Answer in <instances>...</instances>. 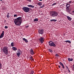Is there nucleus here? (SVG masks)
<instances>
[{
  "mask_svg": "<svg viewBox=\"0 0 74 74\" xmlns=\"http://www.w3.org/2000/svg\"><path fill=\"white\" fill-rule=\"evenodd\" d=\"M61 66H62L63 69H64V65H63V64Z\"/></svg>",
  "mask_w": 74,
  "mask_h": 74,
  "instance_id": "obj_31",
  "label": "nucleus"
},
{
  "mask_svg": "<svg viewBox=\"0 0 74 74\" xmlns=\"http://www.w3.org/2000/svg\"><path fill=\"white\" fill-rule=\"evenodd\" d=\"M56 3H53V4L51 5H52V6H53V5H56Z\"/></svg>",
  "mask_w": 74,
  "mask_h": 74,
  "instance_id": "obj_29",
  "label": "nucleus"
},
{
  "mask_svg": "<svg viewBox=\"0 0 74 74\" xmlns=\"http://www.w3.org/2000/svg\"><path fill=\"white\" fill-rule=\"evenodd\" d=\"M44 5H42V6H40V8H43V7H44Z\"/></svg>",
  "mask_w": 74,
  "mask_h": 74,
  "instance_id": "obj_30",
  "label": "nucleus"
},
{
  "mask_svg": "<svg viewBox=\"0 0 74 74\" xmlns=\"http://www.w3.org/2000/svg\"><path fill=\"white\" fill-rule=\"evenodd\" d=\"M72 3V1H70L69 2V3Z\"/></svg>",
  "mask_w": 74,
  "mask_h": 74,
  "instance_id": "obj_36",
  "label": "nucleus"
},
{
  "mask_svg": "<svg viewBox=\"0 0 74 74\" xmlns=\"http://www.w3.org/2000/svg\"><path fill=\"white\" fill-rule=\"evenodd\" d=\"M23 41H24L25 42H26L27 43V42H28V40H27V39H26L25 38H23Z\"/></svg>",
  "mask_w": 74,
  "mask_h": 74,
  "instance_id": "obj_13",
  "label": "nucleus"
},
{
  "mask_svg": "<svg viewBox=\"0 0 74 74\" xmlns=\"http://www.w3.org/2000/svg\"><path fill=\"white\" fill-rule=\"evenodd\" d=\"M14 22L15 23V25L16 26H21V23H22V19L21 17H19L15 19Z\"/></svg>",
  "mask_w": 74,
  "mask_h": 74,
  "instance_id": "obj_1",
  "label": "nucleus"
},
{
  "mask_svg": "<svg viewBox=\"0 0 74 74\" xmlns=\"http://www.w3.org/2000/svg\"><path fill=\"white\" fill-rule=\"evenodd\" d=\"M12 49L13 51H16L17 50V48L15 47H12Z\"/></svg>",
  "mask_w": 74,
  "mask_h": 74,
  "instance_id": "obj_14",
  "label": "nucleus"
},
{
  "mask_svg": "<svg viewBox=\"0 0 74 74\" xmlns=\"http://www.w3.org/2000/svg\"><path fill=\"white\" fill-rule=\"evenodd\" d=\"M30 52L31 55H34V51H33V49H31Z\"/></svg>",
  "mask_w": 74,
  "mask_h": 74,
  "instance_id": "obj_10",
  "label": "nucleus"
},
{
  "mask_svg": "<svg viewBox=\"0 0 74 74\" xmlns=\"http://www.w3.org/2000/svg\"><path fill=\"white\" fill-rule=\"evenodd\" d=\"M55 56H59V55H58V54H56Z\"/></svg>",
  "mask_w": 74,
  "mask_h": 74,
  "instance_id": "obj_34",
  "label": "nucleus"
},
{
  "mask_svg": "<svg viewBox=\"0 0 74 74\" xmlns=\"http://www.w3.org/2000/svg\"><path fill=\"white\" fill-rule=\"evenodd\" d=\"M5 29H7V28H8V26H5Z\"/></svg>",
  "mask_w": 74,
  "mask_h": 74,
  "instance_id": "obj_32",
  "label": "nucleus"
},
{
  "mask_svg": "<svg viewBox=\"0 0 74 74\" xmlns=\"http://www.w3.org/2000/svg\"><path fill=\"white\" fill-rule=\"evenodd\" d=\"M28 1H29V2H31V0H27Z\"/></svg>",
  "mask_w": 74,
  "mask_h": 74,
  "instance_id": "obj_35",
  "label": "nucleus"
},
{
  "mask_svg": "<svg viewBox=\"0 0 74 74\" xmlns=\"http://www.w3.org/2000/svg\"><path fill=\"white\" fill-rule=\"evenodd\" d=\"M66 68H67V69H69V68H68V67H67V66H66Z\"/></svg>",
  "mask_w": 74,
  "mask_h": 74,
  "instance_id": "obj_38",
  "label": "nucleus"
},
{
  "mask_svg": "<svg viewBox=\"0 0 74 74\" xmlns=\"http://www.w3.org/2000/svg\"><path fill=\"white\" fill-rule=\"evenodd\" d=\"M26 28H28V27H29V25H27V26H26Z\"/></svg>",
  "mask_w": 74,
  "mask_h": 74,
  "instance_id": "obj_37",
  "label": "nucleus"
},
{
  "mask_svg": "<svg viewBox=\"0 0 74 74\" xmlns=\"http://www.w3.org/2000/svg\"><path fill=\"white\" fill-rule=\"evenodd\" d=\"M1 67H2V66L1 65V64L0 63V69H1Z\"/></svg>",
  "mask_w": 74,
  "mask_h": 74,
  "instance_id": "obj_27",
  "label": "nucleus"
},
{
  "mask_svg": "<svg viewBox=\"0 0 74 74\" xmlns=\"http://www.w3.org/2000/svg\"><path fill=\"white\" fill-rule=\"evenodd\" d=\"M69 8H70V7H66V9L67 11H68V12H69L70 11L69 10Z\"/></svg>",
  "mask_w": 74,
  "mask_h": 74,
  "instance_id": "obj_18",
  "label": "nucleus"
},
{
  "mask_svg": "<svg viewBox=\"0 0 74 74\" xmlns=\"http://www.w3.org/2000/svg\"><path fill=\"white\" fill-rule=\"evenodd\" d=\"M58 67H59V68H60V66H58Z\"/></svg>",
  "mask_w": 74,
  "mask_h": 74,
  "instance_id": "obj_39",
  "label": "nucleus"
},
{
  "mask_svg": "<svg viewBox=\"0 0 74 74\" xmlns=\"http://www.w3.org/2000/svg\"><path fill=\"white\" fill-rule=\"evenodd\" d=\"M66 18L69 21H71V19H72V18L70 17H69V16H67Z\"/></svg>",
  "mask_w": 74,
  "mask_h": 74,
  "instance_id": "obj_11",
  "label": "nucleus"
},
{
  "mask_svg": "<svg viewBox=\"0 0 74 74\" xmlns=\"http://www.w3.org/2000/svg\"><path fill=\"white\" fill-rule=\"evenodd\" d=\"M14 17H16V16H17V15L16 14H14Z\"/></svg>",
  "mask_w": 74,
  "mask_h": 74,
  "instance_id": "obj_33",
  "label": "nucleus"
},
{
  "mask_svg": "<svg viewBox=\"0 0 74 74\" xmlns=\"http://www.w3.org/2000/svg\"><path fill=\"white\" fill-rule=\"evenodd\" d=\"M65 42H69V43L70 44L71 43V42L70 40H66L65 41Z\"/></svg>",
  "mask_w": 74,
  "mask_h": 74,
  "instance_id": "obj_22",
  "label": "nucleus"
},
{
  "mask_svg": "<svg viewBox=\"0 0 74 74\" xmlns=\"http://www.w3.org/2000/svg\"><path fill=\"white\" fill-rule=\"evenodd\" d=\"M39 1H42V0H39Z\"/></svg>",
  "mask_w": 74,
  "mask_h": 74,
  "instance_id": "obj_41",
  "label": "nucleus"
},
{
  "mask_svg": "<svg viewBox=\"0 0 74 74\" xmlns=\"http://www.w3.org/2000/svg\"><path fill=\"white\" fill-rule=\"evenodd\" d=\"M30 9V8L26 7H23V11H24L25 12H29Z\"/></svg>",
  "mask_w": 74,
  "mask_h": 74,
  "instance_id": "obj_3",
  "label": "nucleus"
},
{
  "mask_svg": "<svg viewBox=\"0 0 74 74\" xmlns=\"http://www.w3.org/2000/svg\"><path fill=\"white\" fill-rule=\"evenodd\" d=\"M39 40L41 44H42L44 41V38L43 37H41L39 39Z\"/></svg>",
  "mask_w": 74,
  "mask_h": 74,
  "instance_id": "obj_7",
  "label": "nucleus"
},
{
  "mask_svg": "<svg viewBox=\"0 0 74 74\" xmlns=\"http://www.w3.org/2000/svg\"><path fill=\"white\" fill-rule=\"evenodd\" d=\"M38 21V18H35L34 20V22H36Z\"/></svg>",
  "mask_w": 74,
  "mask_h": 74,
  "instance_id": "obj_20",
  "label": "nucleus"
},
{
  "mask_svg": "<svg viewBox=\"0 0 74 74\" xmlns=\"http://www.w3.org/2000/svg\"><path fill=\"white\" fill-rule=\"evenodd\" d=\"M67 12H68V11H67Z\"/></svg>",
  "mask_w": 74,
  "mask_h": 74,
  "instance_id": "obj_43",
  "label": "nucleus"
},
{
  "mask_svg": "<svg viewBox=\"0 0 74 74\" xmlns=\"http://www.w3.org/2000/svg\"><path fill=\"white\" fill-rule=\"evenodd\" d=\"M38 32L39 34H42L44 33V31L42 29H39L38 31Z\"/></svg>",
  "mask_w": 74,
  "mask_h": 74,
  "instance_id": "obj_8",
  "label": "nucleus"
},
{
  "mask_svg": "<svg viewBox=\"0 0 74 74\" xmlns=\"http://www.w3.org/2000/svg\"><path fill=\"white\" fill-rule=\"evenodd\" d=\"M70 4H67L66 5V7H70Z\"/></svg>",
  "mask_w": 74,
  "mask_h": 74,
  "instance_id": "obj_21",
  "label": "nucleus"
},
{
  "mask_svg": "<svg viewBox=\"0 0 74 74\" xmlns=\"http://www.w3.org/2000/svg\"><path fill=\"white\" fill-rule=\"evenodd\" d=\"M22 51L20 49H18V50L16 55L18 57H19V56H20V55H22Z\"/></svg>",
  "mask_w": 74,
  "mask_h": 74,
  "instance_id": "obj_5",
  "label": "nucleus"
},
{
  "mask_svg": "<svg viewBox=\"0 0 74 74\" xmlns=\"http://www.w3.org/2000/svg\"><path fill=\"white\" fill-rule=\"evenodd\" d=\"M48 50L49 51V52H51V53H52V52H53V51H52V50L50 49H49Z\"/></svg>",
  "mask_w": 74,
  "mask_h": 74,
  "instance_id": "obj_24",
  "label": "nucleus"
},
{
  "mask_svg": "<svg viewBox=\"0 0 74 74\" xmlns=\"http://www.w3.org/2000/svg\"><path fill=\"white\" fill-rule=\"evenodd\" d=\"M68 71H69V72H70V70H69V69H68Z\"/></svg>",
  "mask_w": 74,
  "mask_h": 74,
  "instance_id": "obj_40",
  "label": "nucleus"
},
{
  "mask_svg": "<svg viewBox=\"0 0 74 74\" xmlns=\"http://www.w3.org/2000/svg\"><path fill=\"white\" fill-rule=\"evenodd\" d=\"M3 52L5 55H7L8 51V48L6 47H4L3 49Z\"/></svg>",
  "mask_w": 74,
  "mask_h": 74,
  "instance_id": "obj_4",
  "label": "nucleus"
},
{
  "mask_svg": "<svg viewBox=\"0 0 74 74\" xmlns=\"http://www.w3.org/2000/svg\"><path fill=\"white\" fill-rule=\"evenodd\" d=\"M49 46L50 47H56V45L54 44L53 42L49 41Z\"/></svg>",
  "mask_w": 74,
  "mask_h": 74,
  "instance_id": "obj_6",
  "label": "nucleus"
},
{
  "mask_svg": "<svg viewBox=\"0 0 74 74\" xmlns=\"http://www.w3.org/2000/svg\"><path fill=\"white\" fill-rule=\"evenodd\" d=\"M34 73V71H31L30 74H33Z\"/></svg>",
  "mask_w": 74,
  "mask_h": 74,
  "instance_id": "obj_25",
  "label": "nucleus"
},
{
  "mask_svg": "<svg viewBox=\"0 0 74 74\" xmlns=\"http://www.w3.org/2000/svg\"><path fill=\"white\" fill-rule=\"evenodd\" d=\"M38 4L39 6L42 5V3L41 2L38 3Z\"/></svg>",
  "mask_w": 74,
  "mask_h": 74,
  "instance_id": "obj_23",
  "label": "nucleus"
},
{
  "mask_svg": "<svg viewBox=\"0 0 74 74\" xmlns=\"http://www.w3.org/2000/svg\"><path fill=\"white\" fill-rule=\"evenodd\" d=\"M4 31H3L2 34H1L0 36V38H3V36H4Z\"/></svg>",
  "mask_w": 74,
  "mask_h": 74,
  "instance_id": "obj_9",
  "label": "nucleus"
},
{
  "mask_svg": "<svg viewBox=\"0 0 74 74\" xmlns=\"http://www.w3.org/2000/svg\"><path fill=\"white\" fill-rule=\"evenodd\" d=\"M27 7H29V8H34V6L32 5H28Z\"/></svg>",
  "mask_w": 74,
  "mask_h": 74,
  "instance_id": "obj_12",
  "label": "nucleus"
},
{
  "mask_svg": "<svg viewBox=\"0 0 74 74\" xmlns=\"http://www.w3.org/2000/svg\"><path fill=\"white\" fill-rule=\"evenodd\" d=\"M50 15L52 17H56L58 15V13L56 11H51L50 12Z\"/></svg>",
  "mask_w": 74,
  "mask_h": 74,
  "instance_id": "obj_2",
  "label": "nucleus"
},
{
  "mask_svg": "<svg viewBox=\"0 0 74 74\" xmlns=\"http://www.w3.org/2000/svg\"><path fill=\"white\" fill-rule=\"evenodd\" d=\"M50 22H56L57 20L56 19H51L50 20Z\"/></svg>",
  "mask_w": 74,
  "mask_h": 74,
  "instance_id": "obj_16",
  "label": "nucleus"
},
{
  "mask_svg": "<svg viewBox=\"0 0 74 74\" xmlns=\"http://www.w3.org/2000/svg\"><path fill=\"white\" fill-rule=\"evenodd\" d=\"M30 60H32V61H34V59L32 56H31L29 58Z\"/></svg>",
  "mask_w": 74,
  "mask_h": 74,
  "instance_id": "obj_17",
  "label": "nucleus"
},
{
  "mask_svg": "<svg viewBox=\"0 0 74 74\" xmlns=\"http://www.w3.org/2000/svg\"><path fill=\"white\" fill-rule=\"evenodd\" d=\"M0 1H3V0H0Z\"/></svg>",
  "mask_w": 74,
  "mask_h": 74,
  "instance_id": "obj_42",
  "label": "nucleus"
},
{
  "mask_svg": "<svg viewBox=\"0 0 74 74\" xmlns=\"http://www.w3.org/2000/svg\"><path fill=\"white\" fill-rule=\"evenodd\" d=\"M68 59L69 62H71V61H73V58H71V59L70 58H69Z\"/></svg>",
  "mask_w": 74,
  "mask_h": 74,
  "instance_id": "obj_15",
  "label": "nucleus"
},
{
  "mask_svg": "<svg viewBox=\"0 0 74 74\" xmlns=\"http://www.w3.org/2000/svg\"><path fill=\"white\" fill-rule=\"evenodd\" d=\"M10 13H8L7 15V18H10Z\"/></svg>",
  "mask_w": 74,
  "mask_h": 74,
  "instance_id": "obj_19",
  "label": "nucleus"
},
{
  "mask_svg": "<svg viewBox=\"0 0 74 74\" xmlns=\"http://www.w3.org/2000/svg\"><path fill=\"white\" fill-rule=\"evenodd\" d=\"M60 65H61V66H62L63 65V63H62L61 62H60Z\"/></svg>",
  "mask_w": 74,
  "mask_h": 74,
  "instance_id": "obj_28",
  "label": "nucleus"
},
{
  "mask_svg": "<svg viewBox=\"0 0 74 74\" xmlns=\"http://www.w3.org/2000/svg\"><path fill=\"white\" fill-rule=\"evenodd\" d=\"M11 45L12 47H14V42H12L11 43Z\"/></svg>",
  "mask_w": 74,
  "mask_h": 74,
  "instance_id": "obj_26",
  "label": "nucleus"
}]
</instances>
